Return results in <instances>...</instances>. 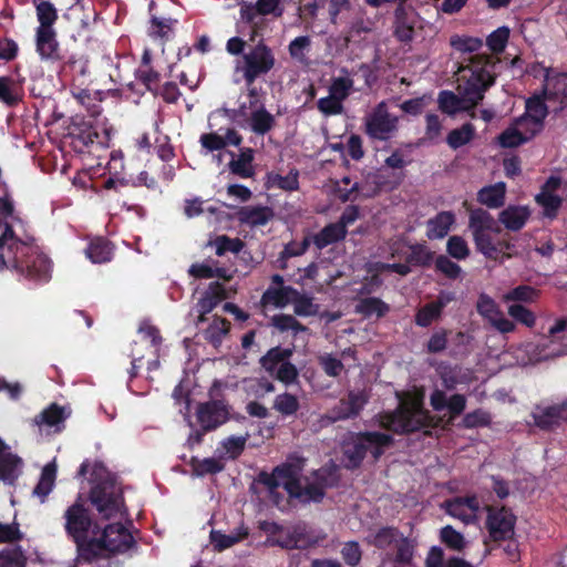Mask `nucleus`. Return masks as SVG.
Masks as SVG:
<instances>
[{
  "label": "nucleus",
  "mask_w": 567,
  "mask_h": 567,
  "mask_svg": "<svg viewBox=\"0 0 567 567\" xmlns=\"http://www.w3.org/2000/svg\"><path fill=\"white\" fill-rule=\"evenodd\" d=\"M307 465V458L298 453H291L286 461L275 466L271 473L260 471L257 483L264 485L275 505L284 498L278 492L282 486L290 499H296L300 505L321 504L327 496V491L339 485V467L330 462L309 475L302 472Z\"/></svg>",
  "instance_id": "f257e3e1"
},
{
  "label": "nucleus",
  "mask_w": 567,
  "mask_h": 567,
  "mask_svg": "<svg viewBox=\"0 0 567 567\" xmlns=\"http://www.w3.org/2000/svg\"><path fill=\"white\" fill-rule=\"evenodd\" d=\"M90 481L93 486L90 489L89 499L100 519L111 520L128 517L123 489L101 462L93 464Z\"/></svg>",
  "instance_id": "f03ea898"
},
{
  "label": "nucleus",
  "mask_w": 567,
  "mask_h": 567,
  "mask_svg": "<svg viewBox=\"0 0 567 567\" xmlns=\"http://www.w3.org/2000/svg\"><path fill=\"white\" fill-rule=\"evenodd\" d=\"M398 406L392 411L378 414V424L381 429L394 434L403 435L420 431L425 426V409L423 390L412 392H398Z\"/></svg>",
  "instance_id": "7ed1b4c3"
},
{
  "label": "nucleus",
  "mask_w": 567,
  "mask_h": 567,
  "mask_svg": "<svg viewBox=\"0 0 567 567\" xmlns=\"http://www.w3.org/2000/svg\"><path fill=\"white\" fill-rule=\"evenodd\" d=\"M393 444L394 437L384 432H351L341 443L343 467L349 471L360 468L368 453L378 462Z\"/></svg>",
  "instance_id": "20e7f679"
},
{
  "label": "nucleus",
  "mask_w": 567,
  "mask_h": 567,
  "mask_svg": "<svg viewBox=\"0 0 567 567\" xmlns=\"http://www.w3.org/2000/svg\"><path fill=\"white\" fill-rule=\"evenodd\" d=\"M16 255L10 258L12 267L24 278L34 282H48L51 278V261L32 244H13Z\"/></svg>",
  "instance_id": "39448f33"
},
{
  "label": "nucleus",
  "mask_w": 567,
  "mask_h": 567,
  "mask_svg": "<svg viewBox=\"0 0 567 567\" xmlns=\"http://www.w3.org/2000/svg\"><path fill=\"white\" fill-rule=\"evenodd\" d=\"M275 64L276 58L271 48L260 40L243 54V64L237 69L243 73L245 83L249 87L257 79L269 73Z\"/></svg>",
  "instance_id": "423d86ee"
},
{
  "label": "nucleus",
  "mask_w": 567,
  "mask_h": 567,
  "mask_svg": "<svg viewBox=\"0 0 567 567\" xmlns=\"http://www.w3.org/2000/svg\"><path fill=\"white\" fill-rule=\"evenodd\" d=\"M495 58L487 54H476L470 64L471 78L466 91L470 100L477 103L483 99V93L495 82Z\"/></svg>",
  "instance_id": "0eeeda50"
},
{
  "label": "nucleus",
  "mask_w": 567,
  "mask_h": 567,
  "mask_svg": "<svg viewBox=\"0 0 567 567\" xmlns=\"http://www.w3.org/2000/svg\"><path fill=\"white\" fill-rule=\"evenodd\" d=\"M69 136L73 150L82 154L91 153L93 148H107L111 140L106 128L100 130L99 126L84 121L74 122Z\"/></svg>",
  "instance_id": "6e6552de"
},
{
  "label": "nucleus",
  "mask_w": 567,
  "mask_h": 567,
  "mask_svg": "<svg viewBox=\"0 0 567 567\" xmlns=\"http://www.w3.org/2000/svg\"><path fill=\"white\" fill-rule=\"evenodd\" d=\"M399 118L389 112L388 104L382 101L377 104L364 122V133L377 141H389L398 132Z\"/></svg>",
  "instance_id": "1a4fd4ad"
},
{
  "label": "nucleus",
  "mask_w": 567,
  "mask_h": 567,
  "mask_svg": "<svg viewBox=\"0 0 567 567\" xmlns=\"http://www.w3.org/2000/svg\"><path fill=\"white\" fill-rule=\"evenodd\" d=\"M64 519L65 532L72 540H78V538L89 535L90 532L97 535L101 530L100 524L93 520L81 496L66 508Z\"/></svg>",
  "instance_id": "9d476101"
},
{
  "label": "nucleus",
  "mask_w": 567,
  "mask_h": 567,
  "mask_svg": "<svg viewBox=\"0 0 567 567\" xmlns=\"http://www.w3.org/2000/svg\"><path fill=\"white\" fill-rule=\"evenodd\" d=\"M59 63V75L62 80L70 82L71 89L89 85L90 60L85 54L68 53Z\"/></svg>",
  "instance_id": "9b49d317"
},
{
  "label": "nucleus",
  "mask_w": 567,
  "mask_h": 567,
  "mask_svg": "<svg viewBox=\"0 0 567 567\" xmlns=\"http://www.w3.org/2000/svg\"><path fill=\"white\" fill-rule=\"evenodd\" d=\"M230 405L225 399H213L197 404L196 420L204 431H215L230 416Z\"/></svg>",
  "instance_id": "f8f14e48"
},
{
  "label": "nucleus",
  "mask_w": 567,
  "mask_h": 567,
  "mask_svg": "<svg viewBox=\"0 0 567 567\" xmlns=\"http://www.w3.org/2000/svg\"><path fill=\"white\" fill-rule=\"evenodd\" d=\"M486 511V528L494 542H503L514 536L516 516L511 508L505 506L501 508L487 506Z\"/></svg>",
  "instance_id": "ddd939ff"
},
{
  "label": "nucleus",
  "mask_w": 567,
  "mask_h": 567,
  "mask_svg": "<svg viewBox=\"0 0 567 567\" xmlns=\"http://www.w3.org/2000/svg\"><path fill=\"white\" fill-rule=\"evenodd\" d=\"M369 402V395L364 390L349 391L346 398H342L336 404L326 417L330 423L357 417Z\"/></svg>",
  "instance_id": "4468645a"
},
{
  "label": "nucleus",
  "mask_w": 567,
  "mask_h": 567,
  "mask_svg": "<svg viewBox=\"0 0 567 567\" xmlns=\"http://www.w3.org/2000/svg\"><path fill=\"white\" fill-rule=\"evenodd\" d=\"M101 539L104 540L106 551L111 554H124L135 546V539L131 532L120 522L101 527Z\"/></svg>",
  "instance_id": "2eb2a0df"
},
{
  "label": "nucleus",
  "mask_w": 567,
  "mask_h": 567,
  "mask_svg": "<svg viewBox=\"0 0 567 567\" xmlns=\"http://www.w3.org/2000/svg\"><path fill=\"white\" fill-rule=\"evenodd\" d=\"M442 508H444L450 516L460 519L465 525H470L477 520L481 504L478 497L473 494L446 499L442 504Z\"/></svg>",
  "instance_id": "dca6fc26"
},
{
  "label": "nucleus",
  "mask_w": 567,
  "mask_h": 567,
  "mask_svg": "<svg viewBox=\"0 0 567 567\" xmlns=\"http://www.w3.org/2000/svg\"><path fill=\"white\" fill-rule=\"evenodd\" d=\"M35 52L42 61L59 63L69 53L58 41L54 30L35 31Z\"/></svg>",
  "instance_id": "f3484780"
},
{
  "label": "nucleus",
  "mask_w": 567,
  "mask_h": 567,
  "mask_svg": "<svg viewBox=\"0 0 567 567\" xmlns=\"http://www.w3.org/2000/svg\"><path fill=\"white\" fill-rule=\"evenodd\" d=\"M218 261L212 258L203 262H194L189 266L187 274L194 279L218 278L224 281H230L234 275L226 267H218Z\"/></svg>",
  "instance_id": "a211bd4d"
},
{
  "label": "nucleus",
  "mask_w": 567,
  "mask_h": 567,
  "mask_svg": "<svg viewBox=\"0 0 567 567\" xmlns=\"http://www.w3.org/2000/svg\"><path fill=\"white\" fill-rule=\"evenodd\" d=\"M274 216V209L269 206H241L236 213L238 221L250 227L265 226Z\"/></svg>",
  "instance_id": "6ab92c4d"
},
{
  "label": "nucleus",
  "mask_w": 567,
  "mask_h": 567,
  "mask_svg": "<svg viewBox=\"0 0 567 567\" xmlns=\"http://www.w3.org/2000/svg\"><path fill=\"white\" fill-rule=\"evenodd\" d=\"M567 330V318H560L548 330V341L543 344V350L546 351L544 354L545 359L557 358L567 354V343L558 342Z\"/></svg>",
  "instance_id": "aec40b11"
},
{
  "label": "nucleus",
  "mask_w": 567,
  "mask_h": 567,
  "mask_svg": "<svg viewBox=\"0 0 567 567\" xmlns=\"http://www.w3.org/2000/svg\"><path fill=\"white\" fill-rule=\"evenodd\" d=\"M544 96L547 102H558L557 113L567 106V73H559L548 80Z\"/></svg>",
  "instance_id": "412c9836"
},
{
  "label": "nucleus",
  "mask_w": 567,
  "mask_h": 567,
  "mask_svg": "<svg viewBox=\"0 0 567 567\" xmlns=\"http://www.w3.org/2000/svg\"><path fill=\"white\" fill-rule=\"evenodd\" d=\"M76 545L78 558L85 563H93L96 560L102 551H106L104 540L100 537H91L89 535L73 540Z\"/></svg>",
  "instance_id": "4be33fe9"
},
{
  "label": "nucleus",
  "mask_w": 567,
  "mask_h": 567,
  "mask_svg": "<svg viewBox=\"0 0 567 567\" xmlns=\"http://www.w3.org/2000/svg\"><path fill=\"white\" fill-rule=\"evenodd\" d=\"M530 212L526 206L509 205L498 215V220L507 230H520L529 219Z\"/></svg>",
  "instance_id": "5701e85b"
},
{
  "label": "nucleus",
  "mask_w": 567,
  "mask_h": 567,
  "mask_svg": "<svg viewBox=\"0 0 567 567\" xmlns=\"http://www.w3.org/2000/svg\"><path fill=\"white\" fill-rule=\"evenodd\" d=\"M84 252L91 262L105 264L112 260L114 246L104 237H95L89 241Z\"/></svg>",
  "instance_id": "b1692460"
},
{
  "label": "nucleus",
  "mask_w": 567,
  "mask_h": 567,
  "mask_svg": "<svg viewBox=\"0 0 567 567\" xmlns=\"http://www.w3.org/2000/svg\"><path fill=\"white\" fill-rule=\"evenodd\" d=\"M390 309L389 303L372 296L359 298L354 306V312L363 318H371L374 316L377 319H381L390 312Z\"/></svg>",
  "instance_id": "393cba45"
},
{
  "label": "nucleus",
  "mask_w": 567,
  "mask_h": 567,
  "mask_svg": "<svg viewBox=\"0 0 567 567\" xmlns=\"http://www.w3.org/2000/svg\"><path fill=\"white\" fill-rule=\"evenodd\" d=\"M312 245L321 251L330 245L338 244L346 239L347 235L336 223L327 224L320 231L308 234Z\"/></svg>",
  "instance_id": "a878e982"
},
{
  "label": "nucleus",
  "mask_w": 567,
  "mask_h": 567,
  "mask_svg": "<svg viewBox=\"0 0 567 567\" xmlns=\"http://www.w3.org/2000/svg\"><path fill=\"white\" fill-rule=\"evenodd\" d=\"M249 127L256 135H266L276 126V117L267 111L264 104L249 115Z\"/></svg>",
  "instance_id": "bb28decb"
},
{
  "label": "nucleus",
  "mask_w": 567,
  "mask_h": 567,
  "mask_svg": "<svg viewBox=\"0 0 567 567\" xmlns=\"http://www.w3.org/2000/svg\"><path fill=\"white\" fill-rule=\"evenodd\" d=\"M254 157L255 152L252 148H240L238 158H233L228 164L230 173L241 178H251L255 175Z\"/></svg>",
  "instance_id": "cd10ccee"
},
{
  "label": "nucleus",
  "mask_w": 567,
  "mask_h": 567,
  "mask_svg": "<svg viewBox=\"0 0 567 567\" xmlns=\"http://www.w3.org/2000/svg\"><path fill=\"white\" fill-rule=\"evenodd\" d=\"M298 295V290L291 286L287 287H269L261 296V305H272L282 308L292 301L293 296Z\"/></svg>",
  "instance_id": "c85d7f7f"
},
{
  "label": "nucleus",
  "mask_w": 567,
  "mask_h": 567,
  "mask_svg": "<svg viewBox=\"0 0 567 567\" xmlns=\"http://www.w3.org/2000/svg\"><path fill=\"white\" fill-rule=\"evenodd\" d=\"M468 228L472 234L493 230L495 234L501 233V227L496 224L493 216L483 208H475L470 212Z\"/></svg>",
  "instance_id": "c756f323"
},
{
  "label": "nucleus",
  "mask_w": 567,
  "mask_h": 567,
  "mask_svg": "<svg viewBox=\"0 0 567 567\" xmlns=\"http://www.w3.org/2000/svg\"><path fill=\"white\" fill-rule=\"evenodd\" d=\"M248 534V528L240 526L236 532L230 534H224L220 530L213 529L209 537L214 549L216 551H224L225 549L230 548L235 544H238L247 538Z\"/></svg>",
  "instance_id": "7c9ffc66"
},
{
  "label": "nucleus",
  "mask_w": 567,
  "mask_h": 567,
  "mask_svg": "<svg viewBox=\"0 0 567 567\" xmlns=\"http://www.w3.org/2000/svg\"><path fill=\"white\" fill-rule=\"evenodd\" d=\"M506 186L503 182L485 186L477 193V200L488 208H499L505 203Z\"/></svg>",
  "instance_id": "2f4dec72"
},
{
  "label": "nucleus",
  "mask_w": 567,
  "mask_h": 567,
  "mask_svg": "<svg viewBox=\"0 0 567 567\" xmlns=\"http://www.w3.org/2000/svg\"><path fill=\"white\" fill-rule=\"evenodd\" d=\"M427 567H474V565L458 556H450L445 559L444 550L440 546H432L427 551Z\"/></svg>",
  "instance_id": "473e14b6"
},
{
  "label": "nucleus",
  "mask_w": 567,
  "mask_h": 567,
  "mask_svg": "<svg viewBox=\"0 0 567 567\" xmlns=\"http://www.w3.org/2000/svg\"><path fill=\"white\" fill-rule=\"evenodd\" d=\"M22 100V87L11 76H0V102L13 107Z\"/></svg>",
  "instance_id": "72a5a7b5"
},
{
  "label": "nucleus",
  "mask_w": 567,
  "mask_h": 567,
  "mask_svg": "<svg viewBox=\"0 0 567 567\" xmlns=\"http://www.w3.org/2000/svg\"><path fill=\"white\" fill-rule=\"evenodd\" d=\"M292 353V349L277 346L269 349L267 353L260 358L259 362L267 373L274 375L276 369L282 364V362H287Z\"/></svg>",
  "instance_id": "f704fd0d"
},
{
  "label": "nucleus",
  "mask_w": 567,
  "mask_h": 567,
  "mask_svg": "<svg viewBox=\"0 0 567 567\" xmlns=\"http://www.w3.org/2000/svg\"><path fill=\"white\" fill-rule=\"evenodd\" d=\"M382 274L383 271L374 269V262H369L367 265V276L363 277L358 288V296L371 297L378 293L383 286Z\"/></svg>",
  "instance_id": "c9c22d12"
},
{
  "label": "nucleus",
  "mask_w": 567,
  "mask_h": 567,
  "mask_svg": "<svg viewBox=\"0 0 567 567\" xmlns=\"http://www.w3.org/2000/svg\"><path fill=\"white\" fill-rule=\"evenodd\" d=\"M35 12L39 25L35 31L54 30V23L58 20V10L49 0L35 2Z\"/></svg>",
  "instance_id": "e433bc0d"
},
{
  "label": "nucleus",
  "mask_w": 567,
  "mask_h": 567,
  "mask_svg": "<svg viewBox=\"0 0 567 567\" xmlns=\"http://www.w3.org/2000/svg\"><path fill=\"white\" fill-rule=\"evenodd\" d=\"M455 223V216L452 212H441L434 218L427 220V237L443 238L445 237L452 225Z\"/></svg>",
  "instance_id": "4c0bfd02"
},
{
  "label": "nucleus",
  "mask_w": 567,
  "mask_h": 567,
  "mask_svg": "<svg viewBox=\"0 0 567 567\" xmlns=\"http://www.w3.org/2000/svg\"><path fill=\"white\" fill-rule=\"evenodd\" d=\"M206 246L215 248L216 256L223 257L227 252L239 254L245 247V243L238 237L231 238L227 235H217L215 238L209 239Z\"/></svg>",
  "instance_id": "58836bf2"
},
{
  "label": "nucleus",
  "mask_w": 567,
  "mask_h": 567,
  "mask_svg": "<svg viewBox=\"0 0 567 567\" xmlns=\"http://www.w3.org/2000/svg\"><path fill=\"white\" fill-rule=\"evenodd\" d=\"M66 417L68 414L63 406L58 403H51L48 408L35 415L34 423L39 426L45 425L52 427L63 423Z\"/></svg>",
  "instance_id": "ea45409f"
},
{
  "label": "nucleus",
  "mask_w": 567,
  "mask_h": 567,
  "mask_svg": "<svg viewBox=\"0 0 567 567\" xmlns=\"http://www.w3.org/2000/svg\"><path fill=\"white\" fill-rule=\"evenodd\" d=\"M475 136V126L467 122L461 127L452 130L445 141L452 150H457L468 144Z\"/></svg>",
  "instance_id": "a19ab883"
},
{
  "label": "nucleus",
  "mask_w": 567,
  "mask_h": 567,
  "mask_svg": "<svg viewBox=\"0 0 567 567\" xmlns=\"http://www.w3.org/2000/svg\"><path fill=\"white\" fill-rule=\"evenodd\" d=\"M439 538L446 548L458 553L463 551L467 544L464 535L451 525H446L440 529Z\"/></svg>",
  "instance_id": "79ce46f5"
},
{
  "label": "nucleus",
  "mask_w": 567,
  "mask_h": 567,
  "mask_svg": "<svg viewBox=\"0 0 567 567\" xmlns=\"http://www.w3.org/2000/svg\"><path fill=\"white\" fill-rule=\"evenodd\" d=\"M55 473L56 470L54 464H48L43 467L40 480L33 489V494L39 496L41 502H44L53 489Z\"/></svg>",
  "instance_id": "37998d69"
},
{
  "label": "nucleus",
  "mask_w": 567,
  "mask_h": 567,
  "mask_svg": "<svg viewBox=\"0 0 567 567\" xmlns=\"http://www.w3.org/2000/svg\"><path fill=\"white\" fill-rule=\"evenodd\" d=\"M545 96H532L526 101L525 115L536 125L542 126L548 114V106Z\"/></svg>",
  "instance_id": "c03bdc74"
},
{
  "label": "nucleus",
  "mask_w": 567,
  "mask_h": 567,
  "mask_svg": "<svg viewBox=\"0 0 567 567\" xmlns=\"http://www.w3.org/2000/svg\"><path fill=\"white\" fill-rule=\"evenodd\" d=\"M151 27L148 29V35L153 39H161L164 44L171 39L173 33V27L177 22L174 19H161L155 16L151 18Z\"/></svg>",
  "instance_id": "a18cd8bd"
},
{
  "label": "nucleus",
  "mask_w": 567,
  "mask_h": 567,
  "mask_svg": "<svg viewBox=\"0 0 567 567\" xmlns=\"http://www.w3.org/2000/svg\"><path fill=\"white\" fill-rule=\"evenodd\" d=\"M72 96L85 107L91 117H97L102 113L100 103L91 94L86 86L71 89Z\"/></svg>",
  "instance_id": "49530a36"
},
{
  "label": "nucleus",
  "mask_w": 567,
  "mask_h": 567,
  "mask_svg": "<svg viewBox=\"0 0 567 567\" xmlns=\"http://www.w3.org/2000/svg\"><path fill=\"white\" fill-rule=\"evenodd\" d=\"M532 417L534 424L543 431H551L559 426L550 405L545 408L536 406L532 412Z\"/></svg>",
  "instance_id": "de8ad7c7"
},
{
  "label": "nucleus",
  "mask_w": 567,
  "mask_h": 567,
  "mask_svg": "<svg viewBox=\"0 0 567 567\" xmlns=\"http://www.w3.org/2000/svg\"><path fill=\"white\" fill-rule=\"evenodd\" d=\"M272 408L284 416H291L298 412L300 403L295 394L285 392L275 398Z\"/></svg>",
  "instance_id": "09e8293b"
},
{
  "label": "nucleus",
  "mask_w": 567,
  "mask_h": 567,
  "mask_svg": "<svg viewBox=\"0 0 567 567\" xmlns=\"http://www.w3.org/2000/svg\"><path fill=\"white\" fill-rule=\"evenodd\" d=\"M536 203L544 208L547 217H556L558 209L561 206L563 199L549 189H542L535 197Z\"/></svg>",
  "instance_id": "8fccbe9b"
},
{
  "label": "nucleus",
  "mask_w": 567,
  "mask_h": 567,
  "mask_svg": "<svg viewBox=\"0 0 567 567\" xmlns=\"http://www.w3.org/2000/svg\"><path fill=\"white\" fill-rule=\"evenodd\" d=\"M192 468L197 476H205L208 474H217L224 471L225 464L214 457H207L204 460H198L196 457L192 458L190 462Z\"/></svg>",
  "instance_id": "3c124183"
},
{
  "label": "nucleus",
  "mask_w": 567,
  "mask_h": 567,
  "mask_svg": "<svg viewBox=\"0 0 567 567\" xmlns=\"http://www.w3.org/2000/svg\"><path fill=\"white\" fill-rule=\"evenodd\" d=\"M453 300H455V292L442 291L437 296L435 301L427 302V308H426L427 326L433 320H436L441 316L442 310Z\"/></svg>",
  "instance_id": "603ef678"
},
{
  "label": "nucleus",
  "mask_w": 567,
  "mask_h": 567,
  "mask_svg": "<svg viewBox=\"0 0 567 567\" xmlns=\"http://www.w3.org/2000/svg\"><path fill=\"white\" fill-rule=\"evenodd\" d=\"M353 80L351 78H333L329 86V94L343 104L353 90Z\"/></svg>",
  "instance_id": "864d4df0"
},
{
  "label": "nucleus",
  "mask_w": 567,
  "mask_h": 567,
  "mask_svg": "<svg viewBox=\"0 0 567 567\" xmlns=\"http://www.w3.org/2000/svg\"><path fill=\"white\" fill-rule=\"evenodd\" d=\"M271 324L280 332L292 330L295 334L308 330V328L299 322L293 316L285 313L275 315L271 318Z\"/></svg>",
  "instance_id": "5fc2aeb1"
},
{
  "label": "nucleus",
  "mask_w": 567,
  "mask_h": 567,
  "mask_svg": "<svg viewBox=\"0 0 567 567\" xmlns=\"http://www.w3.org/2000/svg\"><path fill=\"white\" fill-rule=\"evenodd\" d=\"M539 291L528 285H519L504 295L505 301L534 302Z\"/></svg>",
  "instance_id": "6e6d98bb"
},
{
  "label": "nucleus",
  "mask_w": 567,
  "mask_h": 567,
  "mask_svg": "<svg viewBox=\"0 0 567 567\" xmlns=\"http://www.w3.org/2000/svg\"><path fill=\"white\" fill-rule=\"evenodd\" d=\"M0 567H27V557L20 546L0 551Z\"/></svg>",
  "instance_id": "4d7b16f0"
},
{
  "label": "nucleus",
  "mask_w": 567,
  "mask_h": 567,
  "mask_svg": "<svg viewBox=\"0 0 567 567\" xmlns=\"http://www.w3.org/2000/svg\"><path fill=\"white\" fill-rule=\"evenodd\" d=\"M269 182L272 186L286 192H293L299 189V172L292 168L288 175L282 176L274 174L269 176Z\"/></svg>",
  "instance_id": "13d9d810"
},
{
  "label": "nucleus",
  "mask_w": 567,
  "mask_h": 567,
  "mask_svg": "<svg viewBox=\"0 0 567 567\" xmlns=\"http://www.w3.org/2000/svg\"><path fill=\"white\" fill-rule=\"evenodd\" d=\"M290 535L292 542H296L295 549H307L316 545V539H313L308 532L307 525L305 523H298L293 525L290 529Z\"/></svg>",
  "instance_id": "bf43d9fd"
},
{
  "label": "nucleus",
  "mask_w": 567,
  "mask_h": 567,
  "mask_svg": "<svg viewBox=\"0 0 567 567\" xmlns=\"http://www.w3.org/2000/svg\"><path fill=\"white\" fill-rule=\"evenodd\" d=\"M439 107L443 113H446L449 115H453V114L464 110L463 100L460 99L452 91H442L440 93Z\"/></svg>",
  "instance_id": "052dcab7"
},
{
  "label": "nucleus",
  "mask_w": 567,
  "mask_h": 567,
  "mask_svg": "<svg viewBox=\"0 0 567 567\" xmlns=\"http://www.w3.org/2000/svg\"><path fill=\"white\" fill-rule=\"evenodd\" d=\"M229 328L230 322L227 319L215 317L213 322L206 329V339L214 344L220 343L223 337L228 333Z\"/></svg>",
  "instance_id": "680f3d73"
},
{
  "label": "nucleus",
  "mask_w": 567,
  "mask_h": 567,
  "mask_svg": "<svg viewBox=\"0 0 567 567\" xmlns=\"http://www.w3.org/2000/svg\"><path fill=\"white\" fill-rule=\"evenodd\" d=\"M402 534L395 527L380 528L373 538V545L379 549H385L391 545H395Z\"/></svg>",
  "instance_id": "e2e57ef3"
},
{
  "label": "nucleus",
  "mask_w": 567,
  "mask_h": 567,
  "mask_svg": "<svg viewBox=\"0 0 567 567\" xmlns=\"http://www.w3.org/2000/svg\"><path fill=\"white\" fill-rule=\"evenodd\" d=\"M508 38L509 29L507 27H499L487 37L486 44L493 53L499 54L505 50Z\"/></svg>",
  "instance_id": "0e129e2a"
},
{
  "label": "nucleus",
  "mask_w": 567,
  "mask_h": 567,
  "mask_svg": "<svg viewBox=\"0 0 567 567\" xmlns=\"http://www.w3.org/2000/svg\"><path fill=\"white\" fill-rule=\"evenodd\" d=\"M492 233L494 231L485 230L472 234L476 250L482 252V255H484L486 258H491L496 254V248L494 247Z\"/></svg>",
  "instance_id": "69168bd1"
},
{
  "label": "nucleus",
  "mask_w": 567,
  "mask_h": 567,
  "mask_svg": "<svg viewBox=\"0 0 567 567\" xmlns=\"http://www.w3.org/2000/svg\"><path fill=\"white\" fill-rule=\"evenodd\" d=\"M446 251L451 257L462 260L470 256L471 250L463 237L454 235L447 239Z\"/></svg>",
  "instance_id": "338daca9"
},
{
  "label": "nucleus",
  "mask_w": 567,
  "mask_h": 567,
  "mask_svg": "<svg viewBox=\"0 0 567 567\" xmlns=\"http://www.w3.org/2000/svg\"><path fill=\"white\" fill-rule=\"evenodd\" d=\"M477 312L489 322L501 315V310L495 300L486 293H481L476 303Z\"/></svg>",
  "instance_id": "774afa93"
}]
</instances>
